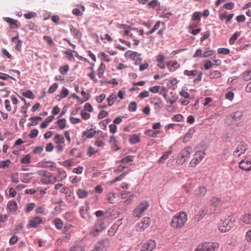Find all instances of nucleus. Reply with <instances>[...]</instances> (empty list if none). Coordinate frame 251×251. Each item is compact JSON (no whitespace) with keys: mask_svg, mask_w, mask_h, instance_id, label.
<instances>
[{"mask_svg":"<svg viewBox=\"0 0 251 251\" xmlns=\"http://www.w3.org/2000/svg\"><path fill=\"white\" fill-rule=\"evenodd\" d=\"M54 141L55 144H63L65 142V139L62 135L57 134L54 137Z\"/></svg>","mask_w":251,"mask_h":251,"instance_id":"c9c22d12","label":"nucleus"},{"mask_svg":"<svg viewBox=\"0 0 251 251\" xmlns=\"http://www.w3.org/2000/svg\"><path fill=\"white\" fill-rule=\"evenodd\" d=\"M197 74V71L196 70H193V71H188V70H185L184 71V75L190 76H194L196 75Z\"/></svg>","mask_w":251,"mask_h":251,"instance_id":"0e129e2a","label":"nucleus"},{"mask_svg":"<svg viewBox=\"0 0 251 251\" xmlns=\"http://www.w3.org/2000/svg\"><path fill=\"white\" fill-rule=\"evenodd\" d=\"M11 41L16 44L15 47V49L18 51H20L22 45V41L19 39V35L17 34L15 37H12Z\"/></svg>","mask_w":251,"mask_h":251,"instance_id":"412c9836","label":"nucleus"},{"mask_svg":"<svg viewBox=\"0 0 251 251\" xmlns=\"http://www.w3.org/2000/svg\"><path fill=\"white\" fill-rule=\"evenodd\" d=\"M187 220L185 212L181 211L174 216L170 223L171 226L174 228H180L183 226Z\"/></svg>","mask_w":251,"mask_h":251,"instance_id":"f257e3e1","label":"nucleus"},{"mask_svg":"<svg viewBox=\"0 0 251 251\" xmlns=\"http://www.w3.org/2000/svg\"><path fill=\"white\" fill-rule=\"evenodd\" d=\"M201 13L200 12H195L192 15V20L199 21L201 20Z\"/></svg>","mask_w":251,"mask_h":251,"instance_id":"603ef678","label":"nucleus"},{"mask_svg":"<svg viewBox=\"0 0 251 251\" xmlns=\"http://www.w3.org/2000/svg\"><path fill=\"white\" fill-rule=\"evenodd\" d=\"M172 152V149L171 148H170L169 150L166 152L164 153L163 155L159 159L158 161V163L161 164L163 163L165 160L168 158L169 156L171 155Z\"/></svg>","mask_w":251,"mask_h":251,"instance_id":"a878e982","label":"nucleus"},{"mask_svg":"<svg viewBox=\"0 0 251 251\" xmlns=\"http://www.w3.org/2000/svg\"><path fill=\"white\" fill-rule=\"evenodd\" d=\"M105 228V223L102 221H98L92 227L90 235L92 237L98 236Z\"/></svg>","mask_w":251,"mask_h":251,"instance_id":"39448f33","label":"nucleus"},{"mask_svg":"<svg viewBox=\"0 0 251 251\" xmlns=\"http://www.w3.org/2000/svg\"><path fill=\"white\" fill-rule=\"evenodd\" d=\"M55 164L54 162L50 161H42L39 162L38 163V165L40 167H43V168H47V167H52L54 166V165Z\"/></svg>","mask_w":251,"mask_h":251,"instance_id":"7c9ffc66","label":"nucleus"},{"mask_svg":"<svg viewBox=\"0 0 251 251\" xmlns=\"http://www.w3.org/2000/svg\"><path fill=\"white\" fill-rule=\"evenodd\" d=\"M105 68V66L103 63H101L98 69V76L99 78H101L103 75Z\"/></svg>","mask_w":251,"mask_h":251,"instance_id":"ea45409f","label":"nucleus"},{"mask_svg":"<svg viewBox=\"0 0 251 251\" xmlns=\"http://www.w3.org/2000/svg\"><path fill=\"white\" fill-rule=\"evenodd\" d=\"M69 67L68 65L62 66L59 69L60 73L62 75H65L69 71Z\"/></svg>","mask_w":251,"mask_h":251,"instance_id":"052dcab7","label":"nucleus"},{"mask_svg":"<svg viewBox=\"0 0 251 251\" xmlns=\"http://www.w3.org/2000/svg\"><path fill=\"white\" fill-rule=\"evenodd\" d=\"M85 206H81L79 210L80 217L83 219H86L87 217L86 215L88 213V211L89 209V203L85 202Z\"/></svg>","mask_w":251,"mask_h":251,"instance_id":"2eb2a0df","label":"nucleus"},{"mask_svg":"<svg viewBox=\"0 0 251 251\" xmlns=\"http://www.w3.org/2000/svg\"><path fill=\"white\" fill-rule=\"evenodd\" d=\"M42 119L41 117H33L30 118V122L28 124V126H36L38 124V121Z\"/></svg>","mask_w":251,"mask_h":251,"instance_id":"a19ab883","label":"nucleus"},{"mask_svg":"<svg viewBox=\"0 0 251 251\" xmlns=\"http://www.w3.org/2000/svg\"><path fill=\"white\" fill-rule=\"evenodd\" d=\"M235 220L233 217H228L227 219L221 220L218 224V229L222 232L229 231L234 226Z\"/></svg>","mask_w":251,"mask_h":251,"instance_id":"f03ea898","label":"nucleus"},{"mask_svg":"<svg viewBox=\"0 0 251 251\" xmlns=\"http://www.w3.org/2000/svg\"><path fill=\"white\" fill-rule=\"evenodd\" d=\"M128 110L130 112H134L137 109V103L135 101L131 102L128 105Z\"/></svg>","mask_w":251,"mask_h":251,"instance_id":"864d4df0","label":"nucleus"},{"mask_svg":"<svg viewBox=\"0 0 251 251\" xmlns=\"http://www.w3.org/2000/svg\"><path fill=\"white\" fill-rule=\"evenodd\" d=\"M35 206V204L34 203L32 202V203H27L26 205V207L25 209V212L26 213H28V212H30L34 209Z\"/></svg>","mask_w":251,"mask_h":251,"instance_id":"3c124183","label":"nucleus"},{"mask_svg":"<svg viewBox=\"0 0 251 251\" xmlns=\"http://www.w3.org/2000/svg\"><path fill=\"white\" fill-rule=\"evenodd\" d=\"M120 221H118L117 223L114 224L108 230V235L110 236H113L115 235L120 225Z\"/></svg>","mask_w":251,"mask_h":251,"instance_id":"4be33fe9","label":"nucleus"},{"mask_svg":"<svg viewBox=\"0 0 251 251\" xmlns=\"http://www.w3.org/2000/svg\"><path fill=\"white\" fill-rule=\"evenodd\" d=\"M96 131L93 129H87L82 132V135L85 136L88 139L93 138L96 134Z\"/></svg>","mask_w":251,"mask_h":251,"instance_id":"5701e85b","label":"nucleus"},{"mask_svg":"<svg viewBox=\"0 0 251 251\" xmlns=\"http://www.w3.org/2000/svg\"><path fill=\"white\" fill-rule=\"evenodd\" d=\"M4 20L5 22L9 24V26L11 28H17L18 27V25L17 24L18 22L17 20L8 17L4 18Z\"/></svg>","mask_w":251,"mask_h":251,"instance_id":"393cba45","label":"nucleus"},{"mask_svg":"<svg viewBox=\"0 0 251 251\" xmlns=\"http://www.w3.org/2000/svg\"><path fill=\"white\" fill-rule=\"evenodd\" d=\"M243 114L241 111H237L231 114L230 117L235 121H238L241 119Z\"/></svg>","mask_w":251,"mask_h":251,"instance_id":"72a5a7b5","label":"nucleus"},{"mask_svg":"<svg viewBox=\"0 0 251 251\" xmlns=\"http://www.w3.org/2000/svg\"><path fill=\"white\" fill-rule=\"evenodd\" d=\"M7 207L10 211L15 212L18 208L17 203L15 201H10L7 203Z\"/></svg>","mask_w":251,"mask_h":251,"instance_id":"c85d7f7f","label":"nucleus"},{"mask_svg":"<svg viewBox=\"0 0 251 251\" xmlns=\"http://www.w3.org/2000/svg\"><path fill=\"white\" fill-rule=\"evenodd\" d=\"M57 172L59 174V176L56 177V181L57 182L62 181L67 177V174L65 171L58 169Z\"/></svg>","mask_w":251,"mask_h":251,"instance_id":"cd10ccee","label":"nucleus"},{"mask_svg":"<svg viewBox=\"0 0 251 251\" xmlns=\"http://www.w3.org/2000/svg\"><path fill=\"white\" fill-rule=\"evenodd\" d=\"M206 50L204 51L202 54V57L203 58L208 57L213 55L214 52L213 50H209V48H207Z\"/></svg>","mask_w":251,"mask_h":251,"instance_id":"8fccbe9b","label":"nucleus"},{"mask_svg":"<svg viewBox=\"0 0 251 251\" xmlns=\"http://www.w3.org/2000/svg\"><path fill=\"white\" fill-rule=\"evenodd\" d=\"M247 149V145L244 142H240L233 152L234 156L239 157L244 153Z\"/></svg>","mask_w":251,"mask_h":251,"instance_id":"0eeeda50","label":"nucleus"},{"mask_svg":"<svg viewBox=\"0 0 251 251\" xmlns=\"http://www.w3.org/2000/svg\"><path fill=\"white\" fill-rule=\"evenodd\" d=\"M106 198L107 201L111 203L115 202V199L116 198V194L114 192H110L106 195Z\"/></svg>","mask_w":251,"mask_h":251,"instance_id":"f704fd0d","label":"nucleus"},{"mask_svg":"<svg viewBox=\"0 0 251 251\" xmlns=\"http://www.w3.org/2000/svg\"><path fill=\"white\" fill-rule=\"evenodd\" d=\"M77 195L80 199L86 198L88 195V192L82 189H79L77 191Z\"/></svg>","mask_w":251,"mask_h":251,"instance_id":"58836bf2","label":"nucleus"},{"mask_svg":"<svg viewBox=\"0 0 251 251\" xmlns=\"http://www.w3.org/2000/svg\"><path fill=\"white\" fill-rule=\"evenodd\" d=\"M243 76L245 79L248 80L251 79V70L245 72L243 74Z\"/></svg>","mask_w":251,"mask_h":251,"instance_id":"774afa93","label":"nucleus"},{"mask_svg":"<svg viewBox=\"0 0 251 251\" xmlns=\"http://www.w3.org/2000/svg\"><path fill=\"white\" fill-rule=\"evenodd\" d=\"M37 14L34 12H29L24 14V17L26 19H30L36 16Z\"/></svg>","mask_w":251,"mask_h":251,"instance_id":"bf43d9fd","label":"nucleus"},{"mask_svg":"<svg viewBox=\"0 0 251 251\" xmlns=\"http://www.w3.org/2000/svg\"><path fill=\"white\" fill-rule=\"evenodd\" d=\"M129 141L132 144L137 143L140 141V136L137 134H132L129 137Z\"/></svg>","mask_w":251,"mask_h":251,"instance_id":"c756f323","label":"nucleus"},{"mask_svg":"<svg viewBox=\"0 0 251 251\" xmlns=\"http://www.w3.org/2000/svg\"><path fill=\"white\" fill-rule=\"evenodd\" d=\"M38 130L37 129H34L30 131L28 136L30 138H34L38 135Z\"/></svg>","mask_w":251,"mask_h":251,"instance_id":"69168bd1","label":"nucleus"},{"mask_svg":"<svg viewBox=\"0 0 251 251\" xmlns=\"http://www.w3.org/2000/svg\"><path fill=\"white\" fill-rule=\"evenodd\" d=\"M207 192L206 188L203 186H200L196 189L194 191V194L198 197H203Z\"/></svg>","mask_w":251,"mask_h":251,"instance_id":"aec40b11","label":"nucleus"},{"mask_svg":"<svg viewBox=\"0 0 251 251\" xmlns=\"http://www.w3.org/2000/svg\"><path fill=\"white\" fill-rule=\"evenodd\" d=\"M10 163V161L9 159L1 161L0 163V168L5 169L8 167Z\"/></svg>","mask_w":251,"mask_h":251,"instance_id":"13d9d810","label":"nucleus"},{"mask_svg":"<svg viewBox=\"0 0 251 251\" xmlns=\"http://www.w3.org/2000/svg\"><path fill=\"white\" fill-rule=\"evenodd\" d=\"M234 16V14H230L228 15H226V13H221L219 15V18L221 20L223 21L224 20H226V24H227L231 19L233 18Z\"/></svg>","mask_w":251,"mask_h":251,"instance_id":"bb28decb","label":"nucleus"},{"mask_svg":"<svg viewBox=\"0 0 251 251\" xmlns=\"http://www.w3.org/2000/svg\"><path fill=\"white\" fill-rule=\"evenodd\" d=\"M57 124H58L59 128L60 129H64L66 126L65 119L63 118V119H59V120H58Z\"/></svg>","mask_w":251,"mask_h":251,"instance_id":"09e8293b","label":"nucleus"},{"mask_svg":"<svg viewBox=\"0 0 251 251\" xmlns=\"http://www.w3.org/2000/svg\"><path fill=\"white\" fill-rule=\"evenodd\" d=\"M149 203L148 201H142L133 210V216L136 218L141 217L143 215L144 212L149 208Z\"/></svg>","mask_w":251,"mask_h":251,"instance_id":"7ed1b4c3","label":"nucleus"},{"mask_svg":"<svg viewBox=\"0 0 251 251\" xmlns=\"http://www.w3.org/2000/svg\"><path fill=\"white\" fill-rule=\"evenodd\" d=\"M117 99V96L115 94H112L107 99L108 106H111L113 105L115 100Z\"/></svg>","mask_w":251,"mask_h":251,"instance_id":"4c0bfd02","label":"nucleus"},{"mask_svg":"<svg viewBox=\"0 0 251 251\" xmlns=\"http://www.w3.org/2000/svg\"><path fill=\"white\" fill-rule=\"evenodd\" d=\"M155 247L156 243L155 241L151 239L143 245L141 251H153Z\"/></svg>","mask_w":251,"mask_h":251,"instance_id":"1a4fd4ad","label":"nucleus"},{"mask_svg":"<svg viewBox=\"0 0 251 251\" xmlns=\"http://www.w3.org/2000/svg\"><path fill=\"white\" fill-rule=\"evenodd\" d=\"M70 31L75 38L80 39L81 34L79 31L72 25L70 26Z\"/></svg>","mask_w":251,"mask_h":251,"instance_id":"b1692460","label":"nucleus"},{"mask_svg":"<svg viewBox=\"0 0 251 251\" xmlns=\"http://www.w3.org/2000/svg\"><path fill=\"white\" fill-rule=\"evenodd\" d=\"M70 251H85L83 246L76 245L71 248Z\"/></svg>","mask_w":251,"mask_h":251,"instance_id":"5fc2aeb1","label":"nucleus"},{"mask_svg":"<svg viewBox=\"0 0 251 251\" xmlns=\"http://www.w3.org/2000/svg\"><path fill=\"white\" fill-rule=\"evenodd\" d=\"M108 245V241L107 240H101L96 245L95 249L92 251H103V249Z\"/></svg>","mask_w":251,"mask_h":251,"instance_id":"4468645a","label":"nucleus"},{"mask_svg":"<svg viewBox=\"0 0 251 251\" xmlns=\"http://www.w3.org/2000/svg\"><path fill=\"white\" fill-rule=\"evenodd\" d=\"M222 76V74L218 71H214L211 72L209 74V77L211 79H214L220 77Z\"/></svg>","mask_w":251,"mask_h":251,"instance_id":"37998d69","label":"nucleus"},{"mask_svg":"<svg viewBox=\"0 0 251 251\" xmlns=\"http://www.w3.org/2000/svg\"><path fill=\"white\" fill-rule=\"evenodd\" d=\"M150 219L149 218L145 217L142 221L136 225V230L142 231L147 228L150 225Z\"/></svg>","mask_w":251,"mask_h":251,"instance_id":"9b49d317","label":"nucleus"},{"mask_svg":"<svg viewBox=\"0 0 251 251\" xmlns=\"http://www.w3.org/2000/svg\"><path fill=\"white\" fill-rule=\"evenodd\" d=\"M109 142L113 145H116V148L114 149V151H117L120 150V148L118 147L117 145L118 141L114 136H111L110 137Z\"/></svg>","mask_w":251,"mask_h":251,"instance_id":"c03bdc74","label":"nucleus"},{"mask_svg":"<svg viewBox=\"0 0 251 251\" xmlns=\"http://www.w3.org/2000/svg\"><path fill=\"white\" fill-rule=\"evenodd\" d=\"M133 161V158L131 156L128 155L121 160V162L123 164H126Z\"/></svg>","mask_w":251,"mask_h":251,"instance_id":"e2e57ef3","label":"nucleus"},{"mask_svg":"<svg viewBox=\"0 0 251 251\" xmlns=\"http://www.w3.org/2000/svg\"><path fill=\"white\" fill-rule=\"evenodd\" d=\"M21 163L23 164H29L30 163V156L29 154H26L21 160Z\"/></svg>","mask_w":251,"mask_h":251,"instance_id":"4d7b16f0","label":"nucleus"},{"mask_svg":"<svg viewBox=\"0 0 251 251\" xmlns=\"http://www.w3.org/2000/svg\"><path fill=\"white\" fill-rule=\"evenodd\" d=\"M151 103L153 105L156 112H158L160 110L162 104V101L160 98L157 97L154 98Z\"/></svg>","mask_w":251,"mask_h":251,"instance_id":"ddd939ff","label":"nucleus"},{"mask_svg":"<svg viewBox=\"0 0 251 251\" xmlns=\"http://www.w3.org/2000/svg\"><path fill=\"white\" fill-rule=\"evenodd\" d=\"M160 133V130L152 131V130H148L145 134L147 135L150 136L152 137H156L157 135Z\"/></svg>","mask_w":251,"mask_h":251,"instance_id":"49530a36","label":"nucleus"},{"mask_svg":"<svg viewBox=\"0 0 251 251\" xmlns=\"http://www.w3.org/2000/svg\"><path fill=\"white\" fill-rule=\"evenodd\" d=\"M54 224L57 229H61L63 226V223L60 219H56L54 220Z\"/></svg>","mask_w":251,"mask_h":251,"instance_id":"6e6d98bb","label":"nucleus"},{"mask_svg":"<svg viewBox=\"0 0 251 251\" xmlns=\"http://www.w3.org/2000/svg\"><path fill=\"white\" fill-rule=\"evenodd\" d=\"M205 155V153L204 151H196L193 158L190 162V167H195L197 164L201 162L202 159L204 157Z\"/></svg>","mask_w":251,"mask_h":251,"instance_id":"423d86ee","label":"nucleus"},{"mask_svg":"<svg viewBox=\"0 0 251 251\" xmlns=\"http://www.w3.org/2000/svg\"><path fill=\"white\" fill-rule=\"evenodd\" d=\"M221 202L220 199L217 197H212L210 201V205L213 207H217L219 205Z\"/></svg>","mask_w":251,"mask_h":251,"instance_id":"2f4dec72","label":"nucleus"},{"mask_svg":"<svg viewBox=\"0 0 251 251\" xmlns=\"http://www.w3.org/2000/svg\"><path fill=\"white\" fill-rule=\"evenodd\" d=\"M192 151V148L191 147H185L180 152V156L177 159V164L180 165L183 164L186 158L189 157Z\"/></svg>","mask_w":251,"mask_h":251,"instance_id":"20e7f679","label":"nucleus"},{"mask_svg":"<svg viewBox=\"0 0 251 251\" xmlns=\"http://www.w3.org/2000/svg\"><path fill=\"white\" fill-rule=\"evenodd\" d=\"M160 5V2L158 0H151L147 5L148 7L151 8H155L157 6Z\"/></svg>","mask_w":251,"mask_h":251,"instance_id":"a18cd8bd","label":"nucleus"},{"mask_svg":"<svg viewBox=\"0 0 251 251\" xmlns=\"http://www.w3.org/2000/svg\"><path fill=\"white\" fill-rule=\"evenodd\" d=\"M56 181V177L53 176L49 172H48L46 176L41 179V183L45 185L53 184Z\"/></svg>","mask_w":251,"mask_h":251,"instance_id":"6e6552de","label":"nucleus"},{"mask_svg":"<svg viewBox=\"0 0 251 251\" xmlns=\"http://www.w3.org/2000/svg\"><path fill=\"white\" fill-rule=\"evenodd\" d=\"M230 50L227 48H222L218 50V52L219 54H227L229 53Z\"/></svg>","mask_w":251,"mask_h":251,"instance_id":"680f3d73","label":"nucleus"},{"mask_svg":"<svg viewBox=\"0 0 251 251\" xmlns=\"http://www.w3.org/2000/svg\"><path fill=\"white\" fill-rule=\"evenodd\" d=\"M42 223V219L38 217H36L29 221V224L27 225V228L37 227Z\"/></svg>","mask_w":251,"mask_h":251,"instance_id":"dca6fc26","label":"nucleus"},{"mask_svg":"<svg viewBox=\"0 0 251 251\" xmlns=\"http://www.w3.org/2000/svg\"><path fill=\"white\" fill-rule=\"evenodd\" d=\"M241 35V32L236 31L234 34L230 37L229 40V43L230 45H233L235 43V41Z\"/></svg>","mask_w":251,"mask_h":251,"instance_id":"e433bc0d","label":"nucleus"},{"mask_svg":"<svg viewBox=\"0 0 251 251\" xmlns=\"http://www.w3.org/2000/svg\"><path fill=\"white\" fill-rule=\"evenodd\" d=\"M241 220L245 224H251V211L245 213L241 217Z\"/></svg>","mask_w":251,"mask_h":251,"instance_id":"6ab92c4d","label":"nucleus"},{"mask_svg":"<svg viewBox=\"0 0 251 251\" xmlns=\"http://www.w3.org/2000/svg\"><path fill=\"white\" fill-rule=\"evenodd\" d=\"M23 96L30 99H33L35 97L33 92L30 90H27L22 93Z\"/></svg>","mask_w":251,"mask_h":251,"instance_id":"79ce46f5","label":"nucleus"},{"mask_svg":"<svg viewBox=\"0 0 251 251\" xmlns=\"http://www.w3.org/2000/svg\"><path fill=\"white\" fill-rule=\"evenodd\" d=\"M57 88L58 84L57 83H54L50 86L49 89V92L50 93H53L56 91Z\"/></svg>","mask_w":251,"mask_h":251,"instance_id":"338daca9","label":"nucleus"},{"mask_svg":"<svg viewBox=\"0 0 251 251\" xmlns=\"http://www.w3.org/2000/svg\"><path fill=\"white\" fill-rule=\"evenodd\" d=\"M194 131L193 129H189L188 132H187L183 137V142L186 143L188 142L192 137V134Z\"/></svg>","mask_w":251,"mask_h":251,"instance_id":"473e14b6","label":"nucleus"},{"mask_svg":"<svg viewBox=\"0 0 251 251\" xmlns=\"http://www.w3.org/2000/svg\"><path fill=\"white\" fill-rule=\"evenodd\" d=\"M167 67L170 72H174L179 67V65L176 61H172L167 63Z\"/></svg>","mask_w":251,"mask_h":251,"instance_id":"a211bd4d","label":"nucleus"},{"mask_svg":"<svg viewBox=\"0 0 251 251\" xmlns=\"http://www.w3.org/2000/svg\"><path fill=\"white\" fill-rule=\"evenodd\" d=\"M75 199L74 194L71 192H66V200L69 202H72Z\"/></svg>","mask_w":251,"mask_h":251,"instance_id":"de8ad7c7","label":"nucleus"},{"mask_svg":"<svg viewBox=\"0 0 251 251\" xmlns=\"http://www.w3.org/2000/svg\"><path fill=\"white\" fill-rule=\"evenodd\" d=\"M125 55L126 57L133 59H135V58L137 57V60L136 61V64H137V62L138 61L140 62L141 61V58L138 57L140 55V54L136 51H133L130 50H127L126 52Z\"/></svg>","mask_w":251,"mask_h":251,"instance_id":"f3484780","label":"nucleus"},{"mask_svg":"<svg viewBox=\"0 0 251 251\" xmlns=\"http://www.w3.org/2000/svg\"><path fill=\"white\" fill-rule=\"evenodd\" d=\"M205 251H215L219 248V244L217 242H209L202 244Z\"/></svg>","mask_w":251,"mask_h":251,"instance_id":"f8f14e48","label":"nucleus"},{"mask_svg":"<svg viewBox=\"0 0 251 251\" xmlns=\"http://www.w3.org/2000/svg\"><path fill=\"white\" fill-rule=\"evenodd\" d=\"M239 167L241 169L246 171H249L251 170V159L249 158H245L242 159L239 164Z\"/></svg>","mask_w":251,"mask_h":251,"instance_id":"9d476101","label":"nucleus"}]
</instances>
